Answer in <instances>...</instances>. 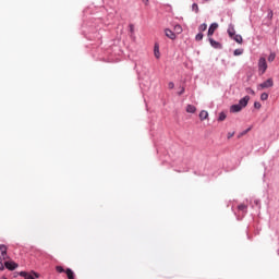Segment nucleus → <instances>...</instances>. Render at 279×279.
Masks as SVG:
<instances>
[{
    "label": "nucleus",
    "mask_w": 279,
    "mask_h": 279,
    "mask_svg": "<svg viewBox=\"0 0 279 279\" xmlns=\"http://www.w3.org/2000/svg\"><path fill=\"white\" fill-rule=\"evenodd\" d=\"M233 40H235V43H238L239 45L243 44V37L241 35H234L233 37Z\"/></svg>",
    "instance_id": "14"
},
{
    "label": "nucleus",
    "mask_w": 279,
    "mask_h": 279,
    "mask_svg": "<svg viewBox=\"0 0 279 279\" xmlns=\"http://www.w3.org/2000/svg\"><path fill=\"white\" fill-rule=\"evenodd\" d=\"M8 258V247L5 245L0 246V260H5Z\"/></svg>",
    "instance_id": "5"
},
{
    "label": "nucleus",
    "mask_w": 279,
    "mask_h": 279,
    "mask_svg": "<svg viewBox=\"0 0 279 279\" xmlns=\"http://www.w3.org/2000/svg\"><path fill=\"white\" fill-rule=\"evenodd\" d=\"M179 95H184V87H181V90L179 92Z\"/></svg>",
    "instance_id": "31"
},
{
    "label": "nucleus",
    "mask_w": 279,
    "mask_h": 279,
    "mask_svg": "<svg viewBox=\"0 0 279 279\" xmlns=\"http://www.w3.org/2000/svg\"><path fill=\"white\" fill-rule=\"evenodd\" d=\"M65 274H66V276H68L69 279H75L74 274H73V270H71V268H68V269L65 270Z\"/></svg>",
    "instance_id": "15"
},
{
    "label": "nucleus",
    "mask_w": 279,
    "mask_h": 279,
    "mask_svg": "<svg viewBox=\"0 0 279 279\" xmlns=\"http://www.w3.org/2000/svg\"><path fill=\"white\" fill-rule=\"evenodd\" d=\"M174 32H175V34H182V26L180 24H177L174 26Z\"/></svg>",
    "instance_id": "17"
},
{
    "label": "nucleus",
    "mask_w": 279,
    "mask_h": 279,
    "mask_svg": "<svg viewBox=\"0 0 279 279\" xmlns=\"http://www.w3.org/2000/svg\"><path fill=\"white\" fill-rule=\"evenodd\" d=\"M258 71L263 75L267 71V59L260 57L258 60Z\"/></svg>",
    "instance_id": "2"
},
{
    "label": "nucleus",
    "mask_w": 279,
    "mask_h": 279,
    "mask_svg": "<svg viewBox=\"0 0 279 279\" xmlns=\"http://www.w3.org/2000/svg\"><path fill=\"white\" fill-rule=\"evenodd\" d=\"M144 3H145V5H147V3H149V0H142Z\"/></svg>",
    "instance_id": "34"
},
{
    "label": "nucleus",
    "mask_w": 279,
    "mask_h": 279,
    "mask_svg": "<svg viewBox=\"0 0 279 279\" xmlns=\"http://www.w3.org/2000/svg\"><path fill=\"white\" fill-rule=\"evenodd\" d=\"M227 32H228V35L230 36V38H234V35L236 34V31L234 29L233 24H229Z\"/></svg>",
    "instance_id": "9"
},
{
    "label": "nucleus",
    "mask_w": 279,
    "mask_h": 279,
    "mask_svg": "<svg viewBox=\"0 0 279 279\" xmlns=\"http://www.w3.org/2000/svg\"><path fill=\"white\" fill-rule=\"evenodd\" d=\"M20 276H22V278H24V279H36V278H38V274H36V272L29 274V272H26V271H21Z\"/></svg>",
    "instance_id": "4"
},
{
    "label": "nucleus",
    "mask_w": 279,
    "mask_h": 279,
    "mask_svg": "<svg viewBox=\"0 0 279 279\" xmlns=\"http://www.w3.org/2000/svg\"><path fill=\"white\" fill-rule=\"evenodd\" d=\"M233 56H243V49L239 48L233 51Z\"/></svg>",
    "instance_id": "21"
},
{
    "label": "nucleus",
    "mask_w": 279,
    "mask_h": 279,
    "mask_svg": "<svg viewBox=\"0 0 279 279\" xmlns=\"http://www.w3.org/2000/svg\"><path fill=\"white\" fill-rule=\"evenodd\" d=\"M57 271H58L59 274H63L64 268H62V266H57Z\"/></svg>",
    "instance_id": "27"
},
{
    "label": "nucleus",
    "mask_w": 279,
    "mask_h": 279,
    "mask_svg": "<svg viewBox=\"0 0 279 279\" xmlns=\"http://www.w3.org/2000/svg\"><path fill=\"white\" fill-rule=\"evenodd\" d=\"M4 266L7 267V269H10V271H14V269L19 267V265L14 262H5Z\"/></svg>",
    "instance_id": "7"
},
{
    "label": "nucleus",
    "mask_w": 279,
    "mask_h": 279,
    "mask_svg": "<svg viewBox=\"0 0 279 279\" xmlns=\"http://www.w3.org/2000/svg\"><path fill=\"white\" fill-rule=\"evenodd\" d=\"M219 27V24L217 23H213L209 28H208V33L207 36L210 38V36H213L215 34V32H217V28Z\"/></svg>",
    "instance_id": "6"
},
{
    "label": "nucleus",
    "mask_w": 279,
    "mask_h": 279,
    "mask_svg": "<svg viewBox=\"0 0 279 279\" xmlns=\"http://www.w3.org/2000/svg\"><path fill=\"white\" fill-rule=\"evenodd\" d=\"M130 32H134V26L132 24L130 25Z\"/></svg>",
    "instance_id": "33"
},
{
    "label": "nucleus",
    "mask_w": 279,
    "mask_h": 279,
    "mask_svg": "<svg viewBox=\"0 0 279 279\" xmlns=\"http://www.w3.org/2000/svg\"><path fill=\"white\" fill-rule=\"evenodd\" d=\"M192 10H193V12H195L197 14L199 12V5H197V3H193Z\"/></svg>",
    "instance_id": "20"
},
{
    "label": "nucleus",
    "mask_w": 279,
    "mask_h": 279,
    "mask_svg": "<svg viewBox=\"0 0 279 279\" xmlns=\"http://www.w3.org/2000/svg\"><path fill=\"white\" fill-rule=\"evenodd\" d=\"M3 269H5V267H4L3 264L0 262V271H3Z\"/></svg>",
    "instance_id": "30"
},
{
    "label": "nucleus",
    "mask_w": 279,
    "mask_h": 279,
    "mask_svg": "<svg viewBox=\"0 0 279 279\" xmlns=\"http://www.w3.org/2000/svg\"><path fill=\"white\" fill-rule=\"evenodd\" d=\"M250 130H252V128L246 129L242 134H247V132H250Z\"/></svg>",
    "instance_id": "32"
},
{
    "label": "nucleus",
    "mask_w": 279,
    "mask_h": 279,
    "mask_svg": "<svg viewBox=\"0 0 279 279\" xmlns=\"http://www.w3.org/2000/svg\"><path fill=\"white\" fill-rule=\"evenodd\" d=\"M274 86V78H268L257 86L258 90H264V88H271Z\"/></svg>",
    "instance_id": "3"
},
{
    "label": "nucleus",
    "mask_w": 279,
    "mask_h": 279,
    "mask_svg": "<svg viewBox=\"0 0 279 279\" xmlns=\"http://www.w3.org/2000/svg\"><path fill=\"white\" fill-rule=\"evenodd\" d=\"M267 99H269V94L263 93V94L260 95V100H262V101H267Z\"/></svg>",
    "instance_id": "19"
},
{
    "label": "nucleus",
    "mask_w": 279,
    "mask_h": 279,
    "mask_svg": "<svg viewBox=\"0 0 279 279\" xmlns=\"http://www.w3.org/2000/svg\"><path fill=\"white\" fill-rule=\"evenodd\" d=\"M245 93H247V95H256V92H254V89H252V87H246Z\"/></svg>",
    "instance_id": "22"
},
{
    "label": "nucleus",
    "mask_w": 279,
    "mask_h": 279,
    "mask_svg": "<svg viewBox=\"0 0 279 279\" xmlns=\"http://www.w3.org/2000/svg\"><path fill=\"white\" fill-rule=\"evenodd\" d=\"M210 46L214 47V49H221V44L219 41H216L211 37H209Z\"/></svg>",
    "instance_id": "11"
},
{
    "label": "nucleus",
    "mask_w": 279,
    "mask_h": 279,
    "mask_svg": "<svg viewBox=\"0 0 279 279\" xmlns=\"http://www.w3.org/2000/svg\"><path fill=\"white\" fill-rule=\"evenodd\" d=\"M247 104H250V96H244L242 99L239 100V104L232 105L230 107V112H241L243 108L247 107Z\"/></svg>",
    "instance_id": "1"
},
{
    "label": "nucleus",
    "mask_w": 279,
    "mask_h": 279,
    "mask_svg": "<svg viewBox=\"0 0 279 279\" xmlns=\"http://www.w3.org/2000/svg\"><path fill=\"white\" fill-rule=\"evenodd\" d=\"M154 56L157 60H160V47L158 45H155L154 47Z\"/></svg>",
    "instance_id": "12"
},
{
    "label": "nucleus",
    "mask_w": 279,
    "mask_h": 279,
    "mask_svg": "<svg viewBox=\"0 0 279 279\" xmlns=\"http://www.w3.org/2000/svg\"><path fill=\"white\" fill-rule=\"evenodd\" d=\"M238 208H239V210H242V213H245L247 210V206H245L243 204L239 205Z\"/></svg>",
    "instance_id": "25"
},
{
    "label": "nucleus",
    "mask_w": 279,
    "mask_h": 279,
    "mask_svg": "<svg viewBox=\"0 0 279 279\" xmlns=\"http://www.w3.org/2000/svg\"><path fill=\"white\" fill-rule=\"evenodd\" d=\"M226 113L225 112H220L219 113V118H218V121H226Z\"/></svg>",
    "instance_id": "23"
},
{
    "label": "nucleus",
    "mask_w": 279,
    "mask_h": 279,
    "mask_svg": "<svg viewBox=\"0 0 279 279\" xmlns=\"http://www.w3.org/2000/svg\"><path fill=\"white\" fill-rule=\"evenodd\" d=\"M204 39V34L202 33H198L196 36H195V40L199 41V40H203Z\"/></svg>",
    "instance_id": "24"
},
{
    "label": "nucleus",
    "mask_w": 279,
    "mask_h": 279,
    "mask_svg": "<svg viewBox=\"0 0 279 279\" xmlns=\"http://www.w3.org/2000/svg\"><path fill=\"white\" fill-rule=\"evenodd\" d=\"M204 1H208V0H204Z\"/></svg>",
    "instance_id": "35"
},
{
    "label": "nucleus",
    "mask_w": 279,
    "mask_h": 279,
    "mask_svg": "<svg viewBox=\"0 0 279 279\" xmlns=\"http://www.w3.org/2000/svg\"><path fill=\"white\" fill-rule=\"evenodd\" d=\"M185 111L189 113V114H195V112H197V108L193 105H187L185 107Z\"/></svg>",
    "instance_id": "10"
},
{
    "label": "nucleus",
    "mask_w": 279,
    "mask_h": 279,
    "mask_svg": "<svg viewBox=\"0 0 279 279\" xmlns=\"http://www.w3.org/2000/svg\"><path fill=\"white\" fill-rule=\"evenodd\" d=\"M165 34L167 36V38H170V40H175L177 36L175 33H173V31L166 28L165 29Z\"/></svg>",
    "instance_id": "8"
},
{
    "label": "nucleus",
    "mask_w": 279,
    "mask_h": 279,
    "mask_svg": "<svg viewBox=\"0 0 279 279\" xmlns=\"http://www.w3.org/2000/svg\"><path fill=\"white\" fill-rule=\"evenodd\" d=\"M168 87H169L170 89H173V88H175V84H173V82H170V83L168 84Z\"/></svg>",
    "instance_id": "28"
},
{
    "label": "nucleus",
    "mask_w": 279,
    "mask_h": 279,
    "mask_svg": "<svg viewBox=\"0 0 279 279\" xmlns=\"http://www.w3.org/2000/svg\"><path fill=\"white\" fill-rule=\"evenodd\" d=\"M199 119H201V121H206V119H208V111L202 110L199 112Z\"/></svg>",
    "instance_id": "13"
},
{
    "label": "nucleus",
    "mask_w": 279,
    "mask_h": 279,
    "mask_svg": "<svg viewBox=\"0 0 279 279\" xmlns=\"http://www.w3.org/2000/svg\"><path fill=\"white\" fill-rule=\"evenodd\" d=\"M274 60H276V52H270L268 56V62H274Z\"/></svg>",
    "instance_id": "18"
},
{
    "label": "nucleus",
    "mask_w": 279,
    "mask_h": 279,
    "mask_svg": "<svg viewBox=\"0 0 279 279\" xmlns=\"http://www.w3.org/2000/svg\"><path fill=\"white\" fill-rule=\"evenodd\" d=\"M206 29H208V25L206 23L201 24L198 27L199 32H206Z\"/></svg>",
    "instance_id": "16"
},
{
    "label": "nucleus",
    "mask_w": 279,
    "mask_h": 279,
    "mask_svg": "<svg viewBox=\"0 0 279 279\" xmlns=\"http://www.w3.org/2000/svg\"><path fill=\"white\" fill-rule=\"evenodd\" d=\"M232 136H234V132H232V133H228V138H232Z\"/></svg>",
    "instance_id": "29"
},
{
    "label": "nucleus",
    "mask_w": 279,
    "mask_h": 279,
    "mask_svg": "<svg viewBox=\"0 0 279 279\" xmlns=\"http://www.w3.org/2000/svg\"><path fill=\"white\" fill-rule=\"evenodd\" d=\"M254 108H256L257 110H260V108H262L260 102L255 101V102H254Z\"/></svg>",
    "instance_id": "26"
}]
</instances>
